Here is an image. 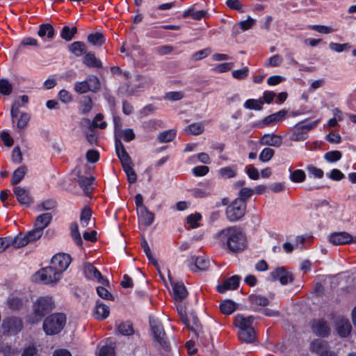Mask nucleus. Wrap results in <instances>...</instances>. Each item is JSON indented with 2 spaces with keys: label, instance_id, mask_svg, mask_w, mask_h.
<instances>
[{
  "label": "nucleus",
  "instance_id": "c03bdc74",
  "mask_svg": "<svg viewBox=\"0 0 356 356\" xmlns=\"http://www.w3.org/2000/svg\"><path fill=\"white\" fill-rule=\"evenodd\" d=\"M289 178L291 181L295 183L303 182L306 178V175L302 170H295L291 172Z\"/></svg>",
  "mask_w": 356,
  "mask_h": 356
},
{
  "label": "nucleus",
  "instance_id": "0e129e2a",
  "mask_svg": "<svg viewBox=\"0 0 356 356\" xmlns=\"http://www.w3.org/2000/svg\"><path fill=\"white\" fill-rule=\"evenodd\" d=\"M205 14L206 13L203 10L194 11L193 10L190 9L184 12V17L191 15L193 19L200 20L204 17Z\"/></svg>",
  "mask_w": 356,
  "mask_h": 356
},
{
  "label": "nucleus",
  "instance_id": "412c9836",
  "mask_svg": "<svg viewBox=\"0 0 356 356\" xmlns=\"http://www.w3.org/2000/svg\"><path fill=\"white\" fill-rule=\"evenodd\" d=\"M310 350L312 352L319 354L321 356L322 354L329 352L327 350L328 343L327 341L322 339L314 340L310 344Z\"/></svg>",
  "mask_w": 356,
  "mask_h": 356
},
{
  "label": "nucleus",
  "instance_id": "ddd939ff",
  "mask_svg": "<svg viewBox=\"0 0 356 356\" xmlns=\"http://www.w3.org/2000/svg\"><path fill=\"white\" fill-rule=\"evenodd\" d=\"M311 328L312 332L322 337H327L330 329L326 321L322 319H314L311 322Z\"/></svg>",
  "mask_w": 356,
  "mask_h": 356
},
{
  "label": "nucleus",
  "instance_id": "f704fd0d",
  "mask_svg": "<svg viewBox=\"0 0 356 356\" xmlns=\"http://www.w3.org/2000/svg\"><path fill=\"white\" fill-rule=\"evenodd\" d=\"M38 34L40 38L47 36L49 39H51L54 35V30L51 24H43L40 26Z\"/></svg>",
  "mask_w": 356,
  "mask_h": 356
},
{
  "label": "nucleus",
  "instance_id": "79ce46f5",
  "mask_svg": "<svg viewBox=\"0 0 356 356\" xmlns=\"http://www.w3.org/2000/svg\"><path fill=\"white\" fill-rule=\"evenodd\" d=\"M220 309L222 314L229 315L235 311L236 307L232 301L225 300L220 305Z\"/></svg>",
  "mask_w": 356,
  "mask_h": 356
},
{
  "label": "nucleus",
  "instance_id": "4c0bfd02",
  "mask_svg": "<svg viewBox=\"0 0 356 356\" xmlns=\"http://www.w3.org/2000/svg\"><path fill=\"white\" fill-rule=\"evenodd\" d=\"M70 234L74 243L77 245L81 246L83 241L79 232V226L76 222H73L70 225Z\"/></svg>",
  "mask_w": 356,
  "mask_h": 356
},
{
  "label": "nucleus",
  "instance_id": "f257e3e1",
  "mask_svg": "<svg viewBox=\"0 0 356 356\" xmlns=\"http://www.w3.org/2000/svg\"><path fill=\"white\" fill-rule=\"evenodd\" d=\"M216 239L223 250L234 254L240 253L248 247V240L245 233L236 226L221 229L216 234Z\"/></svg>",
  "mask_w": 356,
  "mask_h": 356
},
{
  "label": "nucleus",
  "instance_id": "39448f33",
  "mask_svg": "<svg viewBox=\"0 0 356 356\" xmlns=\"http://www.w3.org/2000/svg\"><path fill=\"white\" fill-rule=\"evenodd\" d=\"M245 202L241 199H236L227 207L226 216L230 222H235L245 215Z\"/></svg>",
  "mask_w": 356,
  "mask_h": 356
},
{
  "label": "nucleus",
  "instance_id": "5701e85b",
  "mask_svg": "<svg viewBox=\"0 0 356 356\" xmlns=\"http://www.w3.org/2000/svg\"><path fill=\"white\" fill-rule=\"evenodd\" d=\"M253 321L254 318L252 316L245 317L241 314H238L235 317L234 323L236 326L241 330L248 327H252Z\"/></svg>",
  "mask_w": 356,
  "mask_h": 356
},
{
  "label": "nucleus",
  "instance_id": "f3484780",
  "mask_svg": "<svg viewBox=\"0 0 356 356\" xmlns=\"http://www.w3.org/2000/svg\"><path fill=\"white\" fill-rule=\"evenodd\" d=\"M109 314V307L99 301H97L96 306L92 312L94 318L97 320L102 321L106 319L108 316Z\"/></svg>",
  "mask_w": 356,
  "mask_h": 356
},
{
  "label": "nucleus",
  "instance_id": "ea45409f",
  "mask_svg": "<svg viewBox=\"0 0 356 356\" xmlns=\"http://www.w3.org/2000/svg\"><path fill=\"white\" fill-rule=\"evenodd\" d=\"M175 136L176 131L174 129H170L160 133L158 140L160 143H169L175 138Z\"/></svg>",
  "mask_w": 356,
  "mask_h": 356
},
{
  "label": "nucleus",
  "instance_id": "5fc2aeb1",
  "mask_svg": "<svg viewBox=\"0 0 356 356\" xmlns=\"http://www.w3.org/2000/svg\"><path fill=\"white\" fill-rule=\"evenodd\" d=\"M249 74V69L248 67H245L240 70H236L232 71V76L238 80H242L245 79Z\"/></svg>",
  "mask_w": 356,
  "mask_h": 356
},
{
  "label": "nucleus",
  "instance_id": "a878e982",
  "mask_svg": "<svg viewBox=\"0 0 356 356\" xmlns=\"http://www.w3.org/2000/svg\"><path fill=\"white\" fill-rule=\"evenodd\" d=\"M95 181L94 177L79 176L78 183L86 195H89L92 190V184Z\"/></svg>",
  "mask_w": 356,
  "mask_h": 356
},
{
  "label": "nucleus",
  "instance_id": "9b49d317",
  "mask_svg": "<svg viewBox=\"0 0 356 356\" xmlns=\"http://www.w3.org/2000/svg\"><path fill=\"white\" fill-rule=\"evenodd\" d=\"M270 277L273 280H279L280 282L286 285L293 282V278L284 267H277L270 272Z\"/></svg>",
  "mask_w": 356,
  "mask_h": 356
},
{
  "label": "nucleus",
  "instance_id": "c9c22d12",
  "mask_svg": "<svg viewBox=\"0 0 356 356\" xmlns=\"http://www.w3.org/2000/svg\"><path fill=\"white\" fill-rule=\"evenodd\" d=\"M88 41L94 46H102L106 41L105 36L101 33H95L88 35Z\"/></svg>",
  "mask_w": 356,
  "mask_h": 356
},
{
  "label": "nucleus",
  "instance_id": "f8f14e48",
  "mask_svg": "<svg viewBox=\"0 0 356 356\" xmlns=\"http://www.w3.org/2000/svg\"><path fill=\"white\" fill-rule=\"evenodd\" d=\"M2 327L5 332L16 334L22 328V322L18 318H8L3 320Z\"/></svg>",
  "mask_w": 356,
  "mask_h": 356
},
{
  "label": "nucleus",
  "instance_id": "6e6552de",
  "mask_svg": "<svg viewBox=\"0 0 356 356\" xmlns=\"http://www.w3.org/2000/svg\"><path fill=\"white\" fill-rule=\"evenodd\" d=\"M70 263L71 257L69 254L58 253L52 257L51 265L62 275L68 268Z\"/></svg>",
  "mask_w": 356,
  "mask_h": 356
},
{
  "label": "nucleus",
  "instance_id": "4468645a",
  "mask_svg": "<svg viewBox=\"0 0 356 356\" xmlns=\"http://www.w3.org/2000/svg\"><path fill=\"white\" fill-rule=\"evenodd\" d=\"M240 277L238 275H233L228 279L225 280L223 283L218 285L217 291L223 293L227 290L236 289L239 286Z\"/></svg>",
  "mask_w": 356,
  "mask_h": 356
},
{
  "label": "nucleus",
  "instance_id": "a211bd4d",
  "mask_svg": "<svg viewBox=\"0 0 356 356\" xmlns=\"http://www.w3.org/2000/svg\"><path fill=\"white\" fill-rule=\"evenodd\" d=\"M336 330L341 337H347L352 330L351 324L348 319L339 318L336 323Z\"/></svg>",
  "mask_w": 356,
  "mask_h": 356
},
{
  "label": "nucleus",
  "instance_id": "338daca9",
  "mask_svg": "<svg viewBox=\"0 0 356 356\" xmlns=\"http://www.w3.org/2000/svg\"><path fill=\"white\" fill-rule=\"evenodd\" d=\"M123 170L126 173L128 181L129 183H134L136 181L137 175L134 170L133 169L132 165L123 168Z\"/></svg>",
  "mask_w": 356,
  "mask_h": 356
},
{
  "label": "nucleus",
  "instance_id": "423d86ee",
  "mask_svg": "<svg viewBox=\"0 0 356 356\" xmlns=\"http://www.w3.org/2000/svg\"><path fill=\"white\" fill-rule=\"evenodd\" d=\"M100 88V81L97 76L90 75L85 81L74 83V90L78 94H84L89 91L97 92Z\"/></svg>",
  "mask_w": 356,
  "mask_h": 356
},
{
  "label": "nucleus",
  "instance_id": "bb28decb",
  "mask_svg": "<svg viewBox=\"0 0 356 356\" xmlns=\"http://www.w3.org/2000/svg\"><path fill=\"white\" fill-rule=\"evenodd\" d=\"M256 335L253 327H248L247 329L238 331V339L245 343H252L255 340Z\"/></svg>",
  "mask_w": 356,
  "mask_h": 356
},
{
  "label": "nucleus",
  "instance_id": "8fccbe9b",
  "mask_svg": "<svg viewBox=\"0 0 356 356\" xmlns=\"http://www.w3.org/2000/svg\"><path fill=\"white\" fill-rule=\"evenodd\" d=\"M91 218V210L88 207H85L82 209L80 216L81 225L83 227H86L88 225Z\"/></svg>",
  "mask_w": 356,
  "mask_h": 356
},
{
  "label": "nucleus",
  "instance_id": "774afa93",
  "mask_svg": "<svg viewBox=\"0 0 356 356\" xmlns=\"http://www.w3.org/2000/svg\"><path fill=\"white\" fill-rule=\"evenodd\" d=\"M115 350L111 346H102L99 352V356H115Z\"/></svg>",
  "mask_w": 356,
  "mask_h": 356
},
{
  "label": "nucleus",
  "instance_id": "e433bc0d",
  "mask_svg": "<svg viewBox=\"0 0 356 356\" xmlns=\"http://www.w3.org/2000/svg\"><path fill=\"white\" fill-rule=\"evenodd\" d=\"M118 332L124 336H130L134 333L132 324L130 322L121 323L118 325Z\"/></svg>",
  "mask_w": 356,
  "mask_h": 356
},
{
  "label": "nucleus",
  "instance_id": "49530a36",
  "mask_svg": "<svg viewBox=\"0 0 356 356\" xmlns=\"http://www.w3.org/2000/svg\"><path fill=\"white\" fill-rule=\"evenodd\" d=\"M29 243L26 235L19 234L12 241L11 245L15 248H20L26 246Z\"/></svg>",
  "mask_w": 356,
  "mask_h": 356
},
{
  "label": "nucleus",
  "instance_id": "393cba45",
  "mask_svg": "<svg viewBox=\"0 0 356 356\" xmlns=\"http://www.w3.org/2000/svg\"><path fill=\"white\" fill-rule=\"evenodd\" d=\"M52 216L49 213H42L38 216L35 222V227L43 232L50 222L51 221Z\"/></svg>",
  "mask_w": 356,
  "mask_h": 356
},
{
  "label": "nucleus",
  "instance_id": "de8ad7c7",
  "mask_svg": "<svg viewBox=\"0 0 356 356\" xmlns=\"http://www.w3.org/2000/svg\"><path fill=\"white\" fill-rule=\"evenodd\" d=\"M274 154V149L269 147H266L259 154V159L261 161L266 163L269 161L273 158Z\"/></svg>",
  "mask_w": 356,
  "mask_h": 356
},
{
  "label": "nucleus",
  "instance_id": "6e6d98bb",
  "mask_svg": "<svg viewBox=\"0 0 356 356\" xmlns=\"http://www.w3.org/2000/svg\"><path fill=\"white\" fill-rule=\"evenodd\" d=\"M307 170L309 175H312L315 178L321 179L324 175V172L321 169L312 165H308L307 167Z\"/></svg>",
  "mask_w": 356,
  "mask_h": 356
},
{
  "label": "nucleus",
  "instance_id": "603ef678",
  "mask_svg": "<svg viewBox=\"0 0 356 356\" xmlns=\"http://www.w3.org/2000/svg\"><path fill=\"white\" fill-rule=\"evenodd\" d=\"M30 120V115L26 113H22L17 119V127L19 129H24Z\"/></svg>",
  "mask_w": 356,
  "mask_h": 356
},
{
  "label": "nucleus",
  "instance_id": "2eb2a0df",
  "mask_svg": "<svg viewBox=\"0 0 356 356\" xmlns=\"http://www.w3.org/2000/svg\"><path fill=\"white\" fill-rule=\"evenodd\" d=\"M353 241V237L348 232H341L333 233L330 236V241L335 245L350 243Z\"/></svg>",
  "mask_w": 356,
  "mask_h": 356
},
{
  "label": "nucleus",
  "instance_id": "6ab92c4d",
  "mask_svg": "<svg viewBox=\"0 0 356 356\" xmlns=\"http://www.w3.org/2000/svg\"><path fill=\"white\" fill-rule=\"evenodd\" d=\"M173 297L175 301L181 302L188 296V291L183 283H172Z\"/></svg>",
  "mask_w": 356,
  "mask_h": 356
},
{
  "label": "nucleus",
  "instance_id": "cd10ccee",
  "mask_svg": "<svg viewBox=\"0 0 356 356\" xmlns=\"http://www.w3.org/2000/svg\"><path fill=\"white\" fill-rule=\"evenodd\" d=\"M210 261L204 257H198L195 261L194 264L190 266L191 269L193 271L197 270H206L209 268Z\"/></svg>",
  "mask_w": 356,
  "mask_h": 356
},
{
  "label": "nucleus",
  "instance_id": "1a4fd4ad",
  "mask_svg": "<svg viewBox=\"0 0 356 356\" xmlns=\"http://www.w3.org/2000/svg\"><path fill=\"white\" fill-rule=\"evenodd\" d=\"M85 276L92 280H97L103 285H108V281L103 277L101 273L90 263H85L83 266Z\"/></svg>",
  "mask_w": 356,
  "mask_h": 356
},
{
  "label": "nucleus",
  "instance_id": "dca6fc26",
  "mask_svg": "<svg viewBox=\"0 0 356 356\" xmlns=\"http://www.w3.org/2000/svg\"><path fill=\"white\" fill-rule=\"evenodd\" d=\"M259 143L261 145L279 147L282 144V138L280 135L266 134L261 138Z\"/></svg>",
  "mask_w": 356,
  "mask_h": 356
},
{
  "label": "nucleus",
  "instance_id": "2f4dec72",
  "mask_svg": "<svg viewBox=\"0 0 356 356\" xmlns=\"http://www.w3.org/2000/svg\"><path fill=\"white\" fill-rule=\"evenodd\" d=\"M236 165H233L230 166H226L221 168L218 170V175L224 179H231L236 176Z\"/></svg>",
  "mask_w": 356,
  "mask_h": 356
},
{
  "label": "nucleus",
  "instance_id": "4be33fe9",
  "mask_svg": "<svg viewBox=\"0 0 356 356\" xmlns=\"http://www.w3.org/2000/svg\"><path fill=\"white\" fill-rule=\"evenodd\" d=\"M248 300L254 309H259L261 307L267 306L269 304V300L265 296L257 294L250 295L248 297Z\"/></svg>",
  "mask_w": 356,
  "mask_h": 356
},
{
  "label": "nucleus",
  "instance_id": "0eeeda50",
  "mask_svg": "<svg viewBox=\"0 0 356 356\" xmlns=\"http://www.w3.org/2000/svg\"><path fill=\"white\" fill-rule=\"evenodd\" d=\"M149 324L155 340L164 350H168L170 344L161 323L155 319H150Z\"/></svg>",
  "mask_w": 356,
  "mask_h": 356
},
{
  "label": "nucleus",
  "instance_id": "c756f323",
  "mask_svg": "<svg viewBox=\"0 0 356 356\" xmlns=\"http://www.w3.org/2000/svg\"><path fill=\"white\" fill-rule=\"evenodd\" d=\"M202 215L200 213L189 215L186 219L185 227L187 229H195L200 227Z\"/></svg>",
  "mask_w": 356,
  "mask_h": 356
},
{
  "label": "nucleus",
  "instance_id": "a18cd8bd",
  "mask_svg": "<svg viewBox=\"0 0 356 356\" xmlns=\"http://www.w3.org/2000/svg\"><path fill=\"white\" fill-rule=\"evenodd\" d=\"M92 108V102L90 97H84L81 102L79 111L81 114H86L89 113Z\"/></svg>",
  "mask_w": 356,
  "mask_h": 356
},
{
  "label": "nucleus",
  "instance_id": "20e7f679",
  "mask_svg": "<svg viewBox=\"0 0 356 356\" xmlns=\"http://www.w3.org/2000/svg\"><path fill=\"white\" fill-rule=\"evenodd\" d=\"M61 274L51 265L36 272L33 275V280L49 284L56 283L61 279Z\"/></svg>",
  "mask_w": 356,
  "mask_h": 356
},
{
  "label": "nucleus",
  "instance_id": "3c124183",
  "mask_svg": "<svg viewBox=\"0 0 356 356\" xmlns=\"http://www.w3.org/2000/svg\"><path fill=\"white\" fill-rule=\"evenodd\" d=\"M341 153L339 151H330L325 153L324 158L325 159L330 163L338 161L341 158Z\"/></svg>",
  "mask_w": 356,
  "mask_h": 356
},
{
  "label": "nucleus",
  "instance_id": "864d4df0",
  "mask_svg": "<svg viewBox=\"0 0 356 356\" xmlns=\"http://www.w3.org/2000/svg\"><path fill=\"white\" fill-rule=\"evenodd\" d=\"M118 158L120 160L122 163V168H126L127 166L132 165V161L129 155L125 151L121 152L120 154H117Z\"/></svg>",
  "mask_w": 356,
  "mask_h": 356
},
{
  "label": "nucleus",
  "instance_id": "37998d69",
  "mask_svg": "<svg viewBox=\"0 0 356 356\" xmlns=\"http://www.w3.org/2000/svg\"><path fill=\"white\" fill-rule=\"evenodd\" d=\"M76 32L77 29L76 27L70 28L65 26L60 32V37L66 41H70L73 38Z\"/></svg>",
  "mask_w": 356,
  "mask_h": 356
},
{
  "label": "nucleus",
  "instance_id": "c85d7f7f",
  "mask_svg": "<svg viewBox=\"0 0 356 356\" xmlns=\"http://www.w3.org/2000/svg\"><path fill=\"white\" fill-rule=\"evenodd\" d=\"M286 115V111L284 110H281L278 112L274 113L271 115L266 116L264 120L263 123L265 125L273 124L277 122L282 121Z\"/></svg>",
  "mask_w": 356,
  "mask_h": 356
},
{
  "label": "nucleus",
  "instance_id": "f03ea898",
  "mask_svg": "<svg viewBox=\"0 0 356 356\" xmlns=\"http://www.w3.org/2000/svg\"><path fill=\"white\" fill-rule=\"evenodd\" d=\"M54 307V302L51 296H42L38 298L33 305V312L28 316L27 321L33 325L41 321Z\"/></svg>",
  "mask_w": 356,
  "mask_h": 356
},
{
  "label": "nucleus",
  "instance_id": "72a5a7b5",
  "mask_svg": "<svg viewBox=\"0 0 356 356\" xmlns=\"http://www.w3.org/2000/svg\"><path fill=\"white\" fill-rule=\"evenodd\" d=\"M307 137V134L300 125H297L293 130L292 134L290 136V140L292 141H303Z\"/></svg>",
  "mask_w": 356,
  "mask_h": 356
},
{
  "label": "nucleus",
  "instance_id": "052dcab7",
  "mask_svg": "<svg viewBox=\"0 0 356 356\" xmlns=\"http://www.w3.org/2000/svg\"><path fill=\"white\" fill-rule=\"evenodd\" d=\"M42 234V232L35 227L34 229L29 232L26 234V236L29 241V243H31L39 239L41 237Z\"/></svg>",
  "mask_w": 356,
  "mask_h": 356
},
{
  "label": "nucleus",
  "instance_id": "b1692460",
  "mask_svg": "<svg viewBox=\"0 0 356 356\" xmlns=\"http://www.w3.org/2000/svg\"><path fill=\"white\" fill-rule=\"evenodd\" d=\"M140 221L145 226H149L154 220V215L146 207H142L138 210Z\"/></svg>",
  "mask_w": 356,
  "mask_h": 356
},
{
  "label": "nucleus",
  "instance_id": "a19ab883",
  "mask_svg": "<svg viewBox=\"0 0 356 356\" xmlns=\"http://www.w3.org/2000/svg\"><path fill=\"white\" fill-rule=\"evenodd\" d=\"M263 102L260 99H249L244 103L243 106L250 110L259 111L262 109Z\"/></svg>",
  "mask_w": 356,
  "mask_h": 356
},
{
  "label": "nucleus",
  "instance_id": "473e14b6",
  "mask_svg": "<svg viewBox=\"0 0 356 356\" xmlns=\"http://www.w3.org/2000/svg\"><path fill=\"white\" fill-rule=\"evenodd\" d=\"M27 172V168L25 165H21L17 168L13 173L10 183L13 185L19 184L24 177Z\"/></svg>",
  "mask_w": 356,
  "mask_h": 356
},
{
  "label": "nucleus",
  "instance_id": "58836bf2",
  "mask_svg": "<svg viewBox=\"0 0 356 356\" xmlns=\"http://www.w3.org/2000/svg\"><path fill=\"white\" fill-rule=\"evenodd\" d=\"M204 127L202 123H193L185 128V131L191 135H199L204 131Z\"/></svg>",
  "mask_w": 356,
  "mask_h": 356
},
{
  "label": "nucleus",
  "instance_id": "7ed1b4c3",
  "mask_svg": "<svg viewBox=\"0 0 356 356\" xmlns=\"http://www.w3.org/2000/svg\"><path fill=\"white\" fill-rule=\"evenodd\" d=\"M66 323V317L61 313H56L47 317L43 323V330L47 335L60 332Z\"/></svg>",
  "mask_w": 356,
  "mask_h": 356
},
{
  "label": "nucleus",
  "instance_id": "e2e57ef3",
  "mask_svg": "<svg viewBox=\"0 0 356 356\" xmlns=\"http://www.w3.org/2000/svg\"><path fill=\"white\" fill-rule=\"evenodd\" d=\"M211 53V50L209 48H206L200 51H196L192 56L193 60H200L202 58L207 57Z\"/></svg>",
  "mask_w": 356,
  "mask_h": 356
},
{
  "label": "nucleus",
  "instance_id": "7c9ffc66",
  "mask_svg": "<svg viewBox=\"0 0 356 356\" xmlns=\"http://www.w3.org/2000/svg\"><path fill=\"white\" fill-rule=\"evenodd\" d=\"M69 50L76 57L86 54L87 51L85 44L82 42L76 41L69 46Z\"/></svg>",
  "mask_w": 356,
  "mask_h": 356
},
{
  "label": "nucleus",
  "instance_id": "09e8293b",
  "mask_svg": "<svg viewBox=\"0 0 356 356\" xmlns=\"http://www.w3.org/2000/svg\"><path fill=\"white\" fill-rule=\"evenodd\" d=\"M8 307L12 310H18L23 306V301L17 297H11L7 301Z\"/></svg>",
  "mask_w": 356,
  "mask_h": 356
},
{
  "label": "nucleus",
  "instance_id": "9d476101",
  "mask_svg": "<svg viewBox=\"0 0 356 356\" xmlns=\"http://www.w3.org/2000/svg\"><path fill=\"white\" fill-rule=\"evenodd\" d=\"M13 193L22 206L29 207L33 202V198L31 195L30 191L26 188L15 186L13 188Z\"/></svg>",
  "mask_w": 356,
  "mask_h": 356
},
{
  "label": "nucleus",
  "instance_id": "13d9d810",
  "mask_svg": "<svg viewBox=\"0 0 356 356\" xmlns=\"http://www.w3.org/2000/svg\"><path fill=\"white\" fill-rule=\"evenodd\" d=\"M118 135L122 137L125 142H130L133 140L136 137L134 130L132 129H126L124 130H121V131H120V134Z\"/></svg>",
  "mask_w": 356,
  "mask_h": 356
},
{
  "label": "nucleus",
  "instance_id": "680f3d73",
  "mask_svg": "<svg viewBox=\"0 0 356 356\" xmlns=\"http://www.w3.org/2000/svg\"><path fill=\"white\" fill-rule=\"evenodd\" d=\"M184 97V94L181 91H172L165 93L164 98L169 101H178Z\"/></svg>",
  "mask_w": 356,
  "mask_h": 356
},
{
  "label": "nucleus",
  "instance_id": "4d7b16f0",
  "mask_svg": "<svg viewBox=\"0 0 356 356\" xmlns=\"http://www.w3.org/2000/svg\"><path fill=\"white\" fill-rule=\"evenodd\" d=\"M234 66L233 63H224L216 65L212 70L217 73H223L229 71Z\"/></svg>",
  "mask_w": 356,
  "mask_h": 356
},
{
  "label": "nucleus",
  "instance_id": "69168bd1",
  "mask_svg": "<svg viewBox=\"0 0 356 356\" xmlns=\"http://www.w3.org/2000/svg\"><path fill=\"white\" fill-rule=\"evenodd\" d=\"M245 171L248 177L253 180H257L259 178L258 170L252 165H248L245 167Z\"/></svg>",
  "mask_w": 356,
  "mask_h": 356
},
{
  "label": "nucleus",
  "instance_id": "aec40b11",
  "mask_svg": "<svg viewBox=\"0 0 356 356\" xmlns=\"http://www.w3.org/2000/svg\"><path fill=\"white\" fill-rule=\"evenodd\" d=\"M83 63L90 68L99 69L103 67L102 61L92 52H86L83 58Z\"/></svg>",
  "mask_w": 356,
  "mask_h": 356
},
{
  "label": "nucleus",
  "instance_id": "bf43d9fd",
  "mask_svg": "<svg viewBox=\"0 0 356 356\" xmlns=\"http://www.w3.org/2000/svg\"><path fill=\"white\" fill-rule=\"evenodd\" d=\"M12 91L11 84L6 79L0 80V93L4 95L10 94Z\"/></svg>",
  "mask_w": 356,
  "mask_h": 356
}]
</instances>
